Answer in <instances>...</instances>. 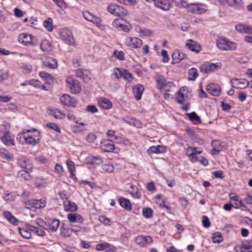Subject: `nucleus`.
I'll list each match as a JSON object with an SVG mask.
<instances>
[{
	"label": "nucleus",
	"mask_w": 252,
	"mask_h": 252,
	"mask_svg": "<svg viewBox=\"0 0 252 252\" xmlns=\"http://www.w3.org/2000/svg\"><path fill=\"white\" fill-rule=\"evenodd\" d=\"M187 152L189 157H194L197 154L201 153V151H197L196 148L194 147H189L187 149Z\"/></svg>",
	"instance_id": "46"
},
{
	"label": "nucleus",
	"mask_w": 252,
	"mask_h": 252,
	"mask_svg": "<svg viewBox=\"0 0 252 252\" xmlns=\"http://www.w3.org/2000/svg\"><path fill=\"white\" fill-rule=\"evenodd\" d=\"M66 165L70 172L69 177L74 180H76V178L74 174L75 170L74 163L72 160L68 159L66 160Z\"/></svg>",
	"instance_id": "33"
},
{
	"label": "nucleus",
	"mask_w": 252,
	"mask_h": 252,
	"mask_svg": "<svg viewBox=\"0 0 252 252\" xmlns=\"http://www.w3.org/2000/svg\"><path fill=\"white\" fill-rule=\"evenodd\" d=\"M126 43L131 48L137 49L142 45L143 42L142 40L137 37H129L126 39Z\"/></svg>",
	"instance_id": "14"
},
{
	"label": "nucleus",
	"mask_w": 252,
	"mask_h": 252,
	"mask_svg": "<svg viewBox=\"0 0 252 252\" xmlns=\"http://www.w3.org/2000/svg\"><path fill=\"white\" fill-rule=\"evenodd\" d=\"M19 40L23 44L26 46H34L38 44V41L35 37L26 33L21 34Z\"/></svg>",
	"instance_id": "6"
},
{
	"label": "nucleus",
	"mask_w": 252,
	"mask_h": 252,
	"mask_svg": "<svg viewBox=\"0 0 252 252\" xmlns=\"http://www.w3.org/2000/svg\"><path fill=\"white\" fill-rule=\"evenodd\" d=\"M49 114L56 119H62L65 117V114L58 109H50L49 110Z\"/></svg>",
	"instance_id": "32"
},
{
	"label": "nucleus",
	"mask_w": 252,
	"mask_h": 252,
	"mask_svg": "<svg viewBox=\"0 0 252 252\" xmlns=\"http://www.w3.org/2000/svg\"><path fill=\"white\" fill-rule=\"evenodd\" d=\"M96 135L93 132L89 133L86 138V140L89 143H92L96 139Z\"/></svg>",
	"instance_id": "57"
},
{
	"label": "nucleus",
	"mask_w": 252,
	"mask_h": 252,
	"mask_svg": "<svg viewBox=\"0 0 252 252\" xmlns=\"http://www.w3.org/2000/svg\"><path fill=\"white\" fill-rule=\"evenodd\" d=\"M30 228L32 232L34 233L38 236H44L45 235V232L41 228H38L33 225H32V226H31Z\"/></svg>",
	"instance_id": "45"
},
{
	"label": "nucleus",
	"mask_w": 252,
	"mask_h": 252,
	"mask_svg": "<svg viewBox=\"0 0 252 252\" xmlns=\"http://www.w3.org/2000/svg\"><path fill=\"white\" fill-rule=\"evenodd\" d=\"M98 103L104 109H109L112 106L111 102L105 98H100L98 100Z\"/></svg>",
	"instance_id": "28"
},
{
	"label": "nucleus",
	"mask_w": 252,
	"mask_h": 252,
	"mask_svg": "<svg viewBox=\"0 0 252 252\" xmlns=\"http://www.w3.org/2000/svg\"><path fill=\"white\" fill-rule=\"evenodd\" d=\"M16 196L12 193H10L8 190H5L2 196V199L6 202L13 201L15 200Z\"/></svg>",
	"instance_id": "40"
},
{
	"label": "nucleus",
	"mask_w": 252,
	"mask_h": 252,
	"mask_svg": "<svg viewBox=\"0 0 252 252\" xmlns=\"http://www.w3.org/2000/svg\"><path fill=\"white\" fill-rule=\"evenodd\" d=\"M184 94L182 92V89H179V90L178 92V95L176 97V102L180 104H183L184 101Z\"/></svg>",
	"instance_id": "47"
},
{
	"label": "nucleus",
	"mask_w": 252,
	"mask_h": 252,
	"mask_svg": "<svg viewBox=\"0 0 252 252\" xmlns=\"http://www.w3.org/2000/svg\"><path fill=\"white\" fill-rule=\"evenodd\" d=\"M207 91L214 96H219L220 94V88L216 84H210L206 87Z\"/></svg>",
	"instance_id": "15"
},
{
	"label": "nucleus",
	"mask_w": 252,
	"mask_h": 252,
	"mask_svg": "<svg viewBox=\"0 0 252 252\" xmlns=\"http://www.w3.org/2000/svg\"><path fill=\"white\" fill-rule=\"evenodd\" d=\"M172 57L173 61L175 63H177L182 60L186 59L187 58V55L179 50H176L173 52Z\"/></svg>",
	"instance_id": "22"
},
{
	"label": "nucleus",
	"mask_w": 252,
	"mask_h": 252,
	"mask_svg": "<svg viewBox=\"0 0 252 252\" xmlns=\"http://www.w3.org/2000/svg\"><path fill=\"white\" fill-rule=\"evenodd\" d=\"M122 78L129 81L133 79L132 74L129 71L125 69L122 70Z\"/></svg>",
	"instance_id": "53"
},
{
	"label": "nucleus",
	"mask_w": 252,
	"mask_h": 252,
	"mask_svg": "<svg viewBox=\"0 0 252 252\" xmlns=\"http://www.w3.org/2000/svg\"><path fill=\"white\" fill-rule=\"evenodd\" d=\"M188 79L189 80H194L198 76L197 70L195 68H192L188 70Z\"/></svg>",
	"instance_id": "43"
},
{
	"label": "nucleus",
	"mask_w": 252,
	"mask_h": 252,
	"mask_svg": "<svg viewBox=\"0 0 252 252\" xmlns=\"http://www.w3.org/2000/svg\"><path fill=\"white\" fill-rule=\"evenodd\" d=\"M119 2L127 5H132L136 4V0H117Z\"/></svg>",
	"instance_id": "61"
},
{
	"label": "nucleus",
	"mask_w": 252,
	"mask_h": 252,
	"mask_svg": "<svg viewBox=\"0 0 252 252\" xmlns=\"http://www.w3.org/2000/svg\"><path fill=\"white\" fill-rule=\"evenodd\" d=\"M187 115L188 116L190 120L192 121H200V117L194 112H192L190 113H188Z\"/></svg>",
	"instance_id": "56"
},
{
	"label": "nucleus",
	"mask_w": 252,
	"mask_h": 252,
	"mask_svg": "<svg viewBox=\"0 0 252 252\" xmlns=\"http://www.w3.org/2000/svg\"><path fill=\"white\" fill-rule=\"evenodd\" d=\"M110 247V244L107 243H101L98 244L96 246V250L97 251L106 250V249Z\"/></svg>",
	"instance_id": "54"
},
{
	"label": "nucleus",
	"mask_w": 252,
	"mask_h": 252,
	"mask_svg": "<svg viewBox=\"0 0 252 252\" xmlns=\"http://www.w3.org/2000/svg\"><path fill=\"white\" fill-rule=\"evenodd\" d=\"M40 48L44 52H50L52 50V46L47 40H43L40 43Z\"/></svg>",
	"instance_id": "38"
},
{
	"label": "nucleus",
	"mask_w": 252,
	"mask_h": 252,
	"mask_svg": "<svg viewBox=\"0 0 252 252\" xmlns=\"http://www.w3.org/2000/svg\"><path fill=\"white\" fill-rule=\"evenodd\" d=\"M155 5L163 10H169L171 7L169 0H157Z\"/></svg>",
	"instance_id": "20"
},
{
	"label": "nucleus",
	"mask_w": 252,
	"mask_h": 252,
	"mask_svg": "<svg viewBox=\"0 0 252 252\" xmlns=\"http://www.w3.org/2000/svg\"><path fill=\"white\" fill-rule=\"evenodd\" d=\"M32 225L28 224L24 228L19 227L18 230L21 235L24 238L30 239L32 237V232L30 227Z\"/></svg>",
	"instance_id": "21"
},
{
	"label": "nucleus",
	"mask_w": 252,
	"mask_h": 252,
	"mask_svg": "<svg viewBox=\"0 0 252 252\" xmlns=\"http://www.w3.org/2000/svg\"><path fill=\"white\" fill-rule=\"evenodd\" d=\"M213 242L215 243H220L222 240L221 234L219 232L214 233L212 237Z\"/></svg>",
	"instance_id": "51"
},
{
	"label": "nucleus",
	"mask_w": 252,
	"mask_h": 252,
	"mask_svg": "<svg viewBox=\"0 0 252 252\" xmlns=\"http://www.w3.org/2000/svg\"><path fill=\"white\" fill-rule=\"evenodd\" d=\"M107 10L113 15L118 17H123L127 15L128 12L126 9L115 4H109Z\"/></svg>",
	"instance_id": "3"
},
{
	"label": "nucleus",
	"mask_w": 252,
	"mask_h": 252,
	"mask_svg": "<svg viewBox=\"0 0 252 252\" xmlns=\"http://www.w3.org/2000/svg\"><path fill=\"white\" fill-rule=\"evenodd\" d=\"M218 47L221 50H234L236 49L235 43L228 41L226 38L220 37L217 41Z\"/></svg>",
	"instance_id": "2"
},
{
	"label": "nucleus",
	"mask_w": 252,
	"mask_h": 252,
	"mask_svg": "<svg viewBox=\"0 0 252 252\" xmlns=\"http://www.w3.org/2000/svg\"><path fill=\"white\" fill-rule=\"evenodd\" d=\"M101 168L103 171L107 173H111L113 172L114 170L113 165L110 164H103L102 165Z\"/></svg>",
	"instance_id": "52"
},
{
	"label": "nucleus",
	"mask_w": 252,
	"mask_h": 252,
	"mask_svg": "<svg viewBox=\"0 0 252 252\" xmlns=\"http://www.w3.org/2000/svg\"><path fill=\"white\" fill-rule=\"evenodd\" d=\"M186 47L190 51L198 53L201 51V47L195 41L188 39L186 43Z\"/></svg>",
	"instance_id": "17"
},
{
	"label": "nucleus",
	"mask_w": 252,
	"mask_h": 252,
	"mask_svg": "<svg viewBox=\"0 0 252 252\" xmlns=\"http://www.w3.org/2000/svg\"><path fill=\"white\" fill-rule=\"evenodd\" d=\"M88 160L91 164L97 165H100L103 162L102 158L99 156H89Z\"/></svg>",
	"instance_id": "37"
},
{
	"label": "nucleus",
	"mask_w": 252,
	"mask_h": 252,
	"mask_svg": "<svg viewBox=\"0 0 252 252\" xmlns=\"http://www.w3.org/2000/svg\"><path fill=\"white\" fill-rule=\"evenodd\" d=\"M64 210L68 212H75L77 210V205L69 200H65L63 202Z\"/></svg>",
	"instance_id": "29"
},
{
	"label": "nucleus",
	"mask_w": 252,
	"mask_h": 252,
	"mask_svg": "<svg viewBox=\"0 0 252 252\" xmlns=\"http://www.w3.org/2000/svg\"><path fill=\"white\" fill-rule=\"evenodd\" d=\"M135 241L141 247H147L153 242V239L150 236L139 235L135 237Z\"/></svg>",
	"instance_id": "8"
},
{
	"label": "nucleus",
	"mask_w": 252,
	"mask_h": 252,
	"mask_svg": "<svg viewBox=\"0 0 252 252\" xmlns=\"http://www.w3.org/2000/svg\"><path fill=\"white\" fill-rule=\"evenodd\" d=\"M232 87L237 89H244L249 85V81L245 79L233 78L230 80Z\"/></svg>",
	"instance_id": "11"
},
{
	"label": "nucleus",
	"mask_w": 252,
	"mask_h": 252,
	"mask_svg": "<svg viewBox=\"0 0 252 252\" xmlns=\"http://www.w3.org/2000/svg\"><path fill=\"white\" fill-rule=\"evenodd\" d=\"M202 224L204 227L208 228L210 227L211 224L208 218L206 216H203L202 217Z\"/></svg>",
	"instance_id": "64"
},
{
	"label": "nucleus",
	"mask_w": 252,
	"mask_h": 252,
	"mask_svg": "<svg viewBox=\"0 0 252 252\" xmlns=\"http://www.w3.org/2000/svg\"><path fill=\"white\" fill-rule=\"evenodd\" d=\"M39 76L46 81L47 84L49 85L53 84L56 81V79L52 75L45 71L40 72Z\"/></svg>",
	"instance_id": "25"
},
{
	"label": "nucleus",
	"mask_w": 252,
	"mask_h": 252,
	"mask_svg": "<svg viewBox=\"0 0 252 252\" xmlns=\"http://www.w3.org/2000/svg\"><path fill=\"white\" fill-rule=\"evenodd\" d=\"M112 140H103L100 142L101 149L105 152H112L115 149V145Z\"/></svg>",
	"instance_id": "13"
},
{
	"label": "nucleus",
	"mask_w": 252,
	"mask_h": 252,
	"mask_svg": "<svg viewBox=\"0 0 252 252\" xmlns=\"http://www.w3.org/2000/svg\"><path fill=\"white\" fill-rule=\"evenodd\" d=\"M142 214L146 218H151L153 216V211L151 208L146 207L143 209Z\"/></svg>",
	"instance_id": "49"
},
{
	"label": "nucleus",
	"mask_w": 252,
	"mask_h": 252,
	"mask_svg": "<svg viewBox=\"0 0 252 252\" xmlns=\"http://www.w3.org/2000/svg\"><path fill=\"white\" fill-rule=\"evenodd\" d=\"M71 234V231L64 227V225L61 227V235L64 237H69Z\"/></svg>",
	"instance_id": "55"
},
{
	"label": "nucleus",
	"mask_w": 252,
	"mask_h": 252,
	"mask_svg": "<svg viewBox=\"0 0 252 252\" xmlns=\"http://www.w3.org/2000/svg\"><path fill=\"white\" fill-rule=\"evenodd\" d=\"M113 25L116 28H120L122 30L124 31L125 32H127L130 31V28H129V26L123 24L119 23L118 20H115L113 22Z\"/></svg>",
	"instance_id": "41"
},
{
	"label": "nucleus",
	"mask_w": 252,
	"mask_h": 252,
	"mask_svg": "<svg viewBox=\"0 0 252 252\" xmlns=\"http://www.w3.org/2000/svg\"><path fill=\"white\" fill-rule=\"evenodd\" d=\"M45 201L42 199L39 200L32 199L29 200L25 203V206L29 209H40L45 206Z\"/></svg>",
	"instance_id": "10"
},
{
	"label": "nucleus",
	"mask_w": 252,
	"mask_h": 252,
	"mask_svg": "<svg viewBox=\"0 0 252 252\" xmlns=\"http://www.w3.org/2000/svg\"><path fill=\"white\" fill-rule=\"evenodd\" d=\"M17 164L23 170L19 171L18 173V177H21L24 173L26 174V178L29 176V173L31 172L33 168V164L28 158L26 157H21L17 159Z\"/></svg>",
	"instance_id": "1"
},
{
	"label": "nucleus",
	"mask_w": 252,
	"mask_h": 252,
	"mask_svg": "<svg viewBox=\"0 0 252 252\" xmlns=\"http://www.w3.org/2000/svg\"><path fill=\"white\" fill-rule=\"evenodd\" d=\"M67 87L69 88L71 93L77 94L79 93L82 89L80 82L71 77H68L66 79Z\"/></svg>",
	"instance_id": "5"
},
{
	"label": "nucleus",
	"mask_w": 252,
	"mask_h": 252,
	"mask_svg": "<svg viewBox=\"0 0 252 252\" xmlns=\"http://www.w3.org/2000/svg\"><path fill=\"white\" fill-rule=\"evenodd\" d=\"M60 37L65 43L72 46H76V42L72 33L68 29H63L59 32Z\"/></svg>",
	"instance_id": "7"
},
{
	"label": "nucleus",
	"mask_w": 252,
	"mask_h": 252,
	"mask_svg": "<svg viewBox=\"0 0 252 252\" xmlns=\"http://www.w3.org/2000/svg\"><path fill=\"white\" fill-rule=\"evenodd\" d=\"M83 16L86 20L95 24L97 26L100 25L101 22L100 18L92 14L88 11L84 12Z\"/></svg>",
	"instance_id": "18"
},
{
	"label": "nucleus",
	"mask_w": 252,
	"mask_h": 252,
	"mask_svg": "<svg viewBox=\"0 0 252 252\" xmlns=\"http://www.w3.org/2000/svg\"><path fill=\"white\" fill-rule=\"evenodd\" d=\"M4 217L8 221L13 225H17L18 220L13 216L9 212L4 211L3 213Z\"/></svg>",
	"instance_id": "36"
},
{
	"label": "nucleus",
	"mask_w": 252,
	"mask_h": 252,
	"mask_svg": "<svg viewBox=\"0 0 252 252\" xmlns=\"http://www.w3.org/2000/svg\"><path fill=\"white\" fill-rule=\"evenodd\" d=\"M35 222L39 226L46 229V226H47V224L41 218L37 219L35 220Z\"/></svg>",
	"instance_id": "63"
},
{
	"label": "nucleus",
	"mask_w": 252,
	"mask_h": 252,
	"mask_svg": "<svg viewBox=\"0 0 252 252\" xmlns=\"http://www.w3.org/2000/svg\"><path fill=\"white\" fill-rule=\"evenodd\" d=\"M25 134V132H24L20 135V137L23 136L24 141L26 144H30L32 146H34L39 142L40 136H39L37 139H35L31 136H28L26 137Z\"/></svg>",
	"instance_id": "27"
},
{
	"label": "nucleus",
	"mask_w": 252,
	"mask_h": 252,
	"mask_svg": "<svg viewBox=\"0 0 252 252\" xmlns=\"http://www.w3.org/2000/svg\"><path fill=\"white\" fill-rule=\"evenodd\" d=\"M76 76L78 77L82 78L83 80L86 81L88 78V75L85 73L83 69H78L75 71Z\"/></svg>",
	"instance_id": "48"
},
{
	"label": "nucleus",
	"mask_w": 252,
	"mask_h": 252,
	"mask_svg": "<svg viewBox=\"0 0 252 252\" xmlns=\"http://www.w3.org/2000/svg\"><path fill=\"white\" fill-rule=\"evenodd\" d=\"M118 200L119 204L121 207L127 210H131V204L128 199L123 197H120Z\"/></svg>",
	"instance_id": "35"
},
{
	"label": "nucleus",
	"mask_w": 252,
	"mask_h": 252,
	"mask_svg": "<svg viewBox=\"0 0 252 252\" xmlns=\"http://www.w3.org/2000/svg\"><path fill=\"white\" fill-rule=\"evenodd\" d=\"M67 217L68 220L72 223L76 222L77 220L78 221H82L83 220L80 215L76 214H69L67 215Z\"/></svg>",
	"instance_id": "39"
},
{
	"label": "nucleus",
	"mask_w": 252,
	"mask_h": 252,
	"mask_svg": "<svg viewBox=\"0 0 252 252\" xmlns=\"http://www.w3.org/2000/svg\"><path fill=\"white\" fill-rule=\"evenodd\" d=\"M172 1L178 7H186L187 3L185 0H172Z\"/></svg>",
	"instance_id": "59"
},
{
	"label": "nucleus",
	"mask_w": 252,
	"mask_h": 252,
	"mask_svg": "<svg viewBox=\"0 0 252 252\" xmlns=\"http://www.w3.org/2000/svg\"><path fill=\"white\" fill-rule=\"evenodd\" d=\"M144 88L143 85L138 84L134 86L132 88L133 93L134 94L135 98L137 100H139L141 98V95L144 92Z\"/></svg>",
	"instance_id": "23"
},
{
	"label": "nucleus",
	"mask_w": 252,
	"mask_h": 252,
	"mask_svg": "<svg viewBox=\"0 0 252 252\" xmlns=\"http://www.w3.org/2000/svg\"><path fill=\"white\" fill-rule=\"evenodd\" d=\"M188 10L194 14H200L204 13L206 11L205 6L199 3H190L187 4L186 6Z\"/></svg>",
	"instance_id": "9"
},
{
	"label": "nucleus",
	"mask_w": 252,
	"mask_h": 252,
	"mask_svg": "<svg viewBox=\"0 0 252 252\" xmlns=\"http://www.w3.org/2000/svg\"><path fill=\"white\" fill-rule=\"evenodd\" d=\"M106 135L107 137L111 138L110 140H112V141L116 142L117 143H120L121 141L120 140V138L115 135V131L113 130H108L107 131Z\"/></svg>",
	"instance_id": "42"
},
{
	"label": "nucleus",
	"mask_w": 252,
	"mask_h": 252,
	"mask_svg": "<svg viewBox=\"0 0 252 252\" xmlns=\"http://www.w3.org/2000/svg\"><path fill=\"white\" fill-rule=\"evenodd\" d=\"M229 198L234 201L235 204V208L236 209L239 208L241 207H244V204L243 203L242 200H240L239 197L234 193L229 194Z\"/></svg>",
	"instance_id": "31"
},
{
	"label": "nucleus",
	"mask_w": 252,
	"mask_h": 252,
	"mask_svg": "<svg viewBox=\"0 0 252 252\" xmlns=\"http://www.w3.org/2000/svg\"><path fill=\"white\" fill-rule=\"evenodd\" d=\"M44 65L49 68L54 69L57 67V62L56 60L52 58H48L43 61Z\"/></svg>",
	"instance_id": "34"
},
{
	"label": "nucleus",
	"mask_w": 252,
	"mask_h": 252,
	"mask_svg": "<svg viewBox=\"0 0 252 252\" xmlns=\"http://www.w3.org/2000/svg\"><path fill=\"white\" fill-rule=\"evenodd\" d=\"M44 26L45 28L49 32L53 30V21L52 18H48L44 22Z\"/></svg>",
	"instance_id": "44"
},
{
	"label": "nucleus",
	"mask_w": 252,
	"mask_h": 252,
	"mask_svg": "<svg viewBox=\"0 0 252 252\" xmlns=\"http://www.w3.org/2000/svg\"><path fill=\"white\" fill-rule=\"evenodd\" d=\"M236 31L241 33L252 34V27L243 24H239L235 26Z\"/></svg>",
	"instance_id": "24"
},
{
	"label": "nucleus",
	"mask_w": 252,
	"mask_h": 252,
	"mask_svg": "<svg viewBox=\"0 0 252 252\" xmlns=\"http://www.w3.org/2000/svg\"><path fill=\"white\" fill-rule=\"evenodd\" d=\"M47 223L46 229H49L52 232H55L59 226L60 221L57 219H50L48 220Z\"/></svg>",
	"instance_id": "19"
},
{
	"label": "nucleus",
	"mask_w": 252,
	"mask_h": 252,
	"mask_svg": "<svg viewBox=\"0 0 252 252\" xmlns=\"http://www.w3.org/2000/svg\"><path fill=\"white\" fill-rule=\"evenodd\" d=\"M62 103L64 105L74 107L77 103L76 99L73 97L67 94H63L60 98Z\"/></svg>",
	"instance_id": "12"
},
{
	"label": "nucleus",
	"mask_w": 252,
	"mask_h": 252,
	"mask_svg": "<svg viewBox=\"0 0 252 252\" xmlns=\"http://www.w3.org/2000/svg\"><path fill=\"white\" fill-rule=\"evenodd\" d=\"M221 67L220 63H213L206 62L200 66V70L203 73H208L218 70Z\"/></svg>",
	"instance_id": "4"
},
{
	"label": "nucleus",
	"mask_w": 252,
	"mask_h": 252,
	"mask_svg": "<svg viewBox=\"0 0 252 252\" xmlns=\"http://www.w3.org/2000/svg\"><path fill=\"white\" fill-rule=\"evenodd\" d=\"M139 33L140 36H150L153 34L152 31L147 29H140Z\"/></svg>",
	"instance_id": "50"
},
{
	"label": "nucleus",
	"mask_w": 252,
	"mask_h": 252,
	"mask_svg": "<svg viewBox=\"0 0 252 252\" xmlns=\"http://www.w3.org/2000/svg\"><path fill=\"white\" fill-rule=\"evenodd\" d=\"M86 111L91 113H95L97 112L98 109L94 105H89L86 107Z\"/></svg>",
	"instance_id": "60"
},
{
	"label": "nucleus",
	"mask_w": 252,
	"mask_h": 252,
	"mask_svg": "<svg viewBox=\"0 0 252 252\" xmlns=\"http://www.w3.org/2000/svg\"><path fill=\"white\" fill-rule=\"evenodd\" d=\"M156 80L157 82V87L159 90L163 89L168 85L165 79L161 75H157L156 77Z\"/></svg>",
	"instance_id": "26"
},
{
	"label": "nucleus",
	"mask_w": 252,
	"mask_h": 252,
	"mask_svg": "<svg viewBox=\"0 0 252 252\" xmlns=\"http://www.w3.org/2000/svg\"><path fill=\"white\" fill-rule=\"evenodd\" d=\"M113 54L117 57V59L121 61H123L125 60L124 56L125 54L124 52L121 51H117L115 50Z\"/></svg>",
	"instance_id": "62"
},
{
	"label": "nucleus",
	"mask_w": 252,
	"mask_h": 252,
	"mask_svg": "<svg viewBox=\"0 0 252 252\" xmlns=\"http://www.w3.org/2000/svg\"><path fill=\"white\" fill-rule=\"evenodd\" d=\"M166 152L165 148L162 146H152L148 150L149 154L164 153Z\"/></svg>",
	"instance_id": "30"
},
{
	"label": "nucleus",
	"mask_w": 252,
	"mask_h": 252,
	"mask_svg": "<svg viewBox=\"0 0 252 252\" xmlns=\"http://www.w3.org/2000/svg\"><path fill=\"white\" fill-rule=\"evenodd\" d=\"M0 138L5 145H14L15 144L14 140L11 138L8 131L0 132Z\"/></svg>",
	"instance_id": "16"
},
{
	"label": "nucleus",
	"mask_w": 252,
	"mask_h": 252,
	"mask_svg": "<svg viewBox=\"0 0 252 252\" xmlns=\"http://www.w3.org/2000/svg\"><path fill=\"white\" fill-rule=\"evenodd\" d=\"M46 126L48 128H49L50 129H52L59 133L61 132V129H60V127L57 124H56L55 123H49V124H47Z\"/></svg>",
	"instance_id": "58"
}]
</instances>
